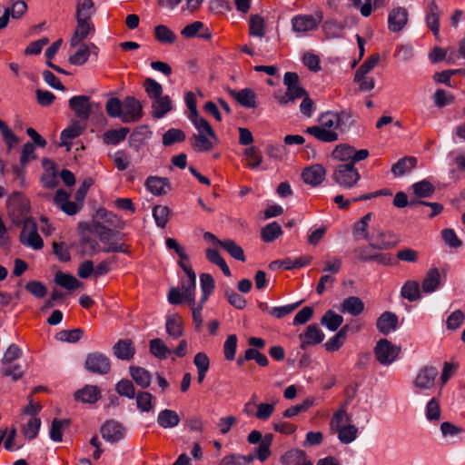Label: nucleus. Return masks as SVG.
I'll return each mask as SVG.
<instances>
[{"label": "nucleus", "instance_id": "1", "mask_svg": "<svg viewBox=\"0 0 465 465\" xmlns=\"http://www.w3.org/2000/svg\"><path fill=\"white\" fill-rule=\"evenodd\" d=\"M183 275L181 276L180 287H173L168 292V302L171 304H180L186 302L193 305L195 301L196 274L191 263H179Z\"/></svg>", "mask_w": 465, "mask_h": 465}, {"label": "nucleus", "instance_id": "2", "mask_svg": "<svg viewBox=\"0 0 465 465\" xmlns=\"http://www.w3.org/2000/svg\"><path fill=\"white\" fill-rule=\"evenodd\" d=\"M105 109L109 116L120 118L123 123L138 122L143 117L142 104L134 96H127L124 101L115 97L110 98Z\"/></svg>", "mask_w": 465, "mask_h": 465}, {"label": "nucleus", "instance_id": "3", "mask_svg": "<svg viewBox=\"0 0 465 465\" xmlns=\"http://www.w3.org/2000/svg\"><path fill=\"white\" fill-rule=\"evenodd\" d=\"M331 431L337 434L342 444H350L357 439L358 428L351 423V417L344 407L338 409L330 421Z\"/></svg>", "mask_w": 465, "mask_h": 465}, {"label": "nucleus", "instance_id": "4", "mask_svg": "<svg viewBox=\"0 0 465 465\" xmlns=\"http://www.w3.org/2000/svg\"><path fill=\"white\" fill-rule=\"evenodd\" d=\"M397 242L395 236L390 232L374 231L369 239L370 246L359 252V257L368 260L375 259L384 262L386 255L378 253L374 249L383 250L393 247Z\"/></svg>", "mask_w": 465, "mask_h": 465}, {"label": "nucleus", "instance_id": "5", "mask_svg": "<svg viewBox=\"0 0 465 465\" xmlns=\"http://www.w3.org/2000/svg\"><path fill=\"white\" fill-rule=\"evenodd\" d=\"M283 84L286 91H276L273 94L274 99L282 106L293 104L296 100L302 98L306 94V90L302 87L299 75L294 72H286L283 76Z\"/></svg>", "mask_w": 465, "mask_h": 465}, {"label": "nucleus", "instance_id": "6", "mask_svg": "<svg viewBox=\"0 0 465 465\" xmlns=\"http://www.w3.org/2000/svg\"><path fill=\"white\" fill-rule=\"evenodd\" d=\"M197 130L192 138V146L196 152H209L217 143V136L211 124L204 119L199 118L191 121Z\"/></svg>", "mask_w": 465, "mask_h": 465}, {"label": "nucleus", "instance_id": "7", "mask_svg": "<svg viewBox=\"0 0 465 465\" xmlns=\"http://www.w3.org/2000/svg\"><path fill=\"white\" fill-rule=\"evenodd\" d=\"M89 232L99 238L104 244V251L106 252H126L128 246L118 242L119 232L107 228L101 223H95L89 227Z\"/></svg>", "mask_w": 465, "mask_h": 465}, {"label": "nucleus", "instance_id": "8", "mask_svg": "<svg viewBox=\"0 0 465 465\" xmlns=\"http://www.w3.org/2000/svg\"><path fill=\"white\" fill-rule=\"evenodd\" d=\"M331 177L341 187L351 189L358 183L361 175L352 163H347L337 165Z\"/></svg>", "mask_w": 465, "mask_h": 465}, {"label": "nucleus", "instance_id": "9", "mask_svg": "<svg viewBox=\"0 0 465 465\" xmlns=\"http://www.w3.org/2000/svg\"><path fill=\"white\" fill-rule=\"evenodd\" d=\"M19 242L24 246L38 251L44 247V241L38 232L35 219H28L22 226L19 233Z\"/></svg>", "mask_w": 465, "mask_h": 465}, {"label": "nucleus", "instance_id": "10", "mask_svg": "<svg viewBox=\"0 0 465 465\" xmlns=\"http://www.w3.org/2000/svg\"><path fill=\"white\" fill-rule=\"evenodd\" d=\"M400 353L401 347L387 339H380L374 347L375 358L383 366H389L396 361Z\"/></svg>", "mask_w": 465, "mask_h": 465}, {"label": "nucleus", "instance_id": "11", "mask_svg": "<svg viewBox=\"0 0 465 465\" xmlns=\"http://www.w3.org/2000/svg\"><path fill=\"white\" fill-rule=\"evenodd\" d=\"M438 373V370L435 367L425 366L421 368L413 381L414 393L420 394L431 390L434 387Z\"/></svg>", "mask_w": 465, "mask_h": 465}, {"label": "nucleus", "instance_id": "12", "mask_svg": "<svg viewBox=\"0 0 465 465\" xmlns=\"http://www.w3.org/2000/svg\"><path fill=\"white\" fill-rule=\"evenodd\" d=\"M351 114L345 111L340 113L326 112L320 117L321 126L328 130L342 129L350 124Z\"/></svg>", "mask_w": 465, "mask_h": 465}, {"label": "nucleus", "instance_id": "13", "mask_svg": "<svg viewBox=\"0 0 465 465\" xmlns=\"http://www.w3.org/2000/svg\"><path fill=\"white\" fill-rule=\"evenodd\" d=\"M85 368L93 373L106 374L111 369L110 360L101 352H92L86 356Z\"/></svg>", "mask_w": 465, "mask_h": 465}, {"label": "nucleus", "instance_id": "14", "mask_svg": "<svg viewBox=\"0 0 465 465\" xmlns=\"http://www.w3.org/2000/svg\"><path fill=\"white\" fill-rule=\"evenodd\" d=\"M94 105L86 95H75L69 100L71 110L79 119L84 121L90 117Z\"/></svg>", "mask_w": 465, "mask_h": 465}, {"label": "nucleus", "instance_id": "15", "mask_svg": "<svg viewBox=\"0 0 465 465\" xmlns=\"http://www.w3.org/2000/svg\"><path fill=\"white\" fill-rule=\"evenodd\" d=\"M75 30L70 39V45L77 47L87 37L94 35L95 27L92 20H76Z\"/></svg>", "mask_w": 465, "mask_h": 465}, {"label": "nucleus", "instance_id": "16", "mask_svg": "<svg viewBox=\"0 0 465 465\" xmlns=\"http://www.w3.org/2000/svg\"><path fill=\"white\" fill-rule=\"evenodd\" d=\"M54 203L67 215H74L82 208V203L70 201V194L63 189L56 191L54 197Z\"/></svg>", "mask_w": 465, "mask_h": 465}, {"label": "nucleus", "instance_id": "17", "mask_svg": "<svg viewBox=\"0 0 465 465\" xmlns=\"http://www.w3.org/2000/svg\"><path fill=\"white\" fill-rule=\"evenodd\" d=\"M30 207L25 202L12 203L8 210V216L15 226H23L28 219H34L29 215Z\"/></svg>", "mask_w": 465, "mask_h": 465}, {"label": "nucleus", "instance_id": "18", "mask_svg": "<svg viewBox=\"0 0 465 465\" xmlns=\"http://www.w3.org/2000/svg\"><path fill=\"white\" fill-rule=\"evenodd\" d=\"M324 333L317 324H311L304 332L299 335L301 348L305 349L308 346L319 344L324 340Z\"/></svg>", "mask_w": 465, "mask_h": 465}, {"label": "nucleus", "instance_id": "19", "mask_svg": "<svg viewBox=\"0 0 465 465\" xmlns=\"http://www.w3.org/2000/svg\"><path fill=\"white\" fill-rule=\"evenodd\" d=\"M101 434L104 440L114 443L124 438V428L115 420L106 421L101 428Z\"/></svg>", "mask_w": 465, "mask_h": 465}, {"label": "nucleus", "instance_id": "20", "mask_svg": "<svg viewBox=\"0 0 465 465\" xmlns=\"http://www.w3.org/2000/svg\"><path fill=\"white\" fill-rule=\"evenodd\" d=\"M321 20L322 15H318V17L312 15H296L292 19V25L295 32L305 33L315 29Z\"/></svg>", "mask_w": 465, "mask_h": 465}, {"label": "nucleus", "instance_id": "21", "mask_svg": "<svg viewBox=\"0 0 465 465\" xmlns=\"http://www.w3.org/2000/svg\"><path fill=\"white\" fill-rule=\"evenodd\" d=\"M326 175V170L322 164H312L304 168L302 173L303 182L312 186L321 184Z\"/></svg>", "mask_w": 465, "mask_h": 465}, {"label": "nucleus", "instance_id": "22", "mask_svg": "<svg viewBox=\"0 0 465 465\" xmlns=\"http://www.w3.org/2000/svg\"><path fill=\"white\" fill-rule=\"evenodd\" d=\"M441 12L434 0H431L426 9V25L436 38L440 36V17Z\"/></svg>", "mask_w": 465, "mask_h": 465}, {"label": "nucleus", "instance_id": "23", "mask_svg": "<svg viewBox=\"0 0 465 465\" xmlns=\"http://www.w3.org/2000/svg\"><path fill=\"white\" fill-rule=\"evenodd\" d=\"M408 22V12L404 7L393 8L388 16L389 30L398 33L403 29Z\"/></svg>", "mask_w": 465, "mask_h": 465}, {"label": "nucleus", "instance_id": "24", "mask_svg": "<svg viewBox=\"0 0 465 465\" xmlns=\"http://www.w3.org/2000/svg\"><path fill=\"white\" fill-rule=\"evenodd\" d=\"M54 282L56 285L68 292H73L84 287V282H80L75 276L62 271H57L54 273Z\"/></svg>", "mask_w": 465, "mask_h": 465}, {"label": "nucleus", "instance_id": "25", "mask_svg": "<svg viewBox=\"0 0 465 465\" xmlns=\"http://www.w3.org/2000/svg\"><path fill=\"white\" fill-rule=\"evenodd\" d=\"M398 325V317L391 312H385L378 318L376 326L382 334H389L396 331Z\"/></svg>", "mask_w": 465, "mask_h": 465}, {"label": "nucleus", "instance_id": "26", "mask_svg": "<svg viewBox=\"0 0 465 465\" xmlns=\"http://www.w3.org/2000/svg\"><path fill=\"white\" fill-rule=\"evenodd\" d=\"M231 95L243 107L255 108L257 106L256 94L250 88H243L239 91L232 90Z\"/></svg>", "mask_w": 465, "mask_h": 465}, {"label": "nucleus", "instance_id": "27", "mask_svg": "<svg viewBox=\"0 0 465 465\" xmlns=\"http://www.w3.org/2000/svg\"><path fill=\"white\" fill-rule=\"evenodd\" d=\"M340 269V263H328V265L323 269V272L327 273L321 277L316 287L317 293L322 294L325 289L331 287L334 282L333 274L337 273Z\"/></svg>", "mask_w": 465, "mask_h": 465}, {"label": "nucleus", "instance_id": "28", "mask_svg": "<svg viewBox=\"0 0 465 465\" xmlns=\"http://www.w3.org/2000/svg\"><path fill=\"white\" fill-rule=\"evenodd\" d=\"M80 249L81 252L84 255L92 257L94 254L98 253L101 250L99 243L96 241V237L89 232V229L87 232H84L80 242Z\"/></svg>", "mask_w": 465, "mask_h": 465}, {"label": "nucleus", "instance_id": "29", "mask_svg": "<svg viewBox=\"0 0 465 465\" xmlns=\"http://www.w3.org/2000/svg\"><path fill=\"white\" fill-rule=\"evenodd\" d=\"M180 416L175 411L164 409L158 413L157 423L163 429H172L180 423Z\"/></svg>", "mask_w": 465, "mask_h": 465}, {"label": "nucleus", "instance_id": "30", "mask_svg": "<svg viewBox=\"0 0 465 465\" xmlns=\"http://www.w3.org/2000/svg\"><path fill=\"white\" fill-rule=\"evenodd\" d=\"M307 134L312 135L316 139L324 143H331L338 140V134L334 130H328L322 126L313 125L310 126L305 131Z\"/></svg>", "mask_w": 465, "mask_h": 465}, {"label": "nucleus", "instance_id": "31", "mask_svg": "<svg viewBox=\"0 0 465 465\" xmlns=\"http://www.w3.org/2000/svg\"><path fill=\"white\" fill-rule=\"evenodd\" d=\"M166 332L172 339H178L183 335V320L182 317L177 314L168 315L165 322Z\"/></svg>", "mask_w": 465, "mask_h": 465}, {"label": "nucleus", "instance_id": "32", "mask_svg": "<svg viewBox=\"0 0 465 465\" xmlns=\"http://www.w3.org/2000/svg\"><path fill=\"white\" fill-rule=\"evenodd\" d=\"M114 355L121 360H130L135 353V349L130 340H120L113 347Z\"/></svg>", "mask_w": 465, "mask_h": 465}, {"label": "nucleus", "instance_id": "33", "mask_svg": "<svg viewBox=\"0 0 465 465\" xmlns=\"http://www.w3.org/2000/svg\"><path fill=\"white\" fill-rule=\"evenodd\" d=\"M130 375L135 383L142 389H146L151 385L152 375L150 371L142 367L131 366Z\"/></svg>", "mask_w": 465, "mask_h": 465}, {"label": "nucleus", "instance_id": "34", "mask_svg": "<svg viewBox=\"0 0 465 465\" xmlns=\"http://www.w3.org/2000/svg\"><path fill=\"white\" fill-rule=\"evenodd\" d=\"M364 310L363 302L355 296H351L346 299L341 303V311L342 312H347L352 316H357L361 314Z\"/></svg>", "mask_w": 465, "mask_h": 465}, {"label": "nucleus", "instance_id": "35", "mask_svg": "<svg viewBox=\"0 0 465 465\" xmlns=\"http://www.w3.org/2000/svg\"><path fill=\"white\" fill-rule=\"evenodd\" d=\"M74 397L77 401L84 403H94L100 398V391L96 386L87 385L82 390L77 391Z\"/></svg>", "mask_w": 465, "mask_h": 465}, {"label": "nucleus", "instance_id": "36", "mask_svg": "<svg viewBox=\"0 0 465 465\" xmlns=\"http://www.w3.org/2000/svg\"><path fill=\"white\" fill-rule=\"evenodd\" d=\"M152 107L153 117L162 118L172 110L171 99L168 95H161L159 98L153 99Z\"/></svg>", "mask_w": 465, "mask_h": 465}, {"label": "nucleus", "instance_id": "37", "mask_svg": "<svg viewBox=\"0 0 465 465\" xmlns=\"http://www.w3.org/2000/svg\"><path fill=\"white\" fill-rule=\"evenodd\" d=\"M440 282V274L439 271L435 268L430 269L422 282V290L425 293H431L438 289Z\"/></svg>", "mask_w": 465, "mask_h": 465}, {"label": "nucleus", "instance_id": "38", "mask_svg": "<svg viewBox=\"0 0 465 465\" xmlns=\"http://www.w3.org/2000/svg\"><path fill=\"white\" fill-rule=\"evenodd\" d=\"M201 299L202 303H205L210 295L214 291V280L209 273H202L200 275Z\"/></svg>", "mask_w": 465, "mask_h": 465}, {"label": "nucleus", "instance_id": "39", "mask_svg": "<svg viewBox=\"0 0 465 465\" xmlns=\"http://www.w3.org/2000/svg\"><path fill=\"white\" fill-rule=\"evenodd\" d=\"M70 426L68 419H54L49 431L50 439L55 442H61L63 440V431Z\"/></svg>", "mask_w": 465, "mask_h": 465}, {"label": "nucleus", "instance_id": "40", "mask_svg": "<svg viewBox=\"0 0 465 465\" xmlns=\"http://www.w3.org/2000/svg\"><path fill=\"white\" fill-rule=\"evenodd\" d=\"M371 217V213H368L360 221L355 223L353 226V235L356 239L367 240L369 242L371 235L368 232V226Z\"/></svg>", "mask_w": 465, "mask_h": 465}, {"label": "nucleus", "instance_id": "41", "mask_svg": "<svg viewBox=\"0 0 465 465\" xmlns=\"http://www.w3.org/2000/svg\"><path fill=\"white\" fill-rule=\"evenodd\" d=\"M129 131L130 130L127 127L110 129L104 134L103 140L106 144L116 145L125 139Z\"/></svg>", "mask_w": 465, "mask_h": 465}, {"label": "nucleus", "instance_id": "42", "mask_svg": "<svg viewBox=\"0 0 465 465\" xmlns=\"http://www.w3.org/2000/svg\"><path fill=\"white\" fill-rule=\"evenodd\" d=\"M401 296L409 302H415L420 298V284L415 281H407L401 290Z\"/></svg>", "mask_w": 465, "mask_h": 465}, {"label": "nucleus", "instance_id": "43", "mask_svg": "<svg viewBox=\"0 0 465 465\" xmlns=\"http://www.w3.org/2000/svg\"><path fill=\"white\" fill-rule=\"evenodd\" d=\"M343 322V317L331 310L327 311L321 320V324L331 331H337Z\"/></svg>", "mask_w": 465, "mask_h": 465}, {"label": "nucleus", "instance_id": "44", "mask_svg": "<svg viewBox=\"0 0 465 465\" xmlns=\"http://www.w3.org/2000/svg\"><path fill=\"white\" fill-rule=\"evenodd\" d=\"M94 11L93 0H78L76 5V20H92Z\"/></svg>", "mask_w": 465, "mask_h": 465}, {"label": "nucleus", "instance_id": "45", "mask_svg": "<svg viewBox=\"0 0 465 465\" xmlns=\"http://www.w3.org/2000/svg\"><path fill=\"white\" fill-rule=\"evenodd\" d=\"M416 164L417 159L415 157H403L392 165L391 173L395 176H402L408 171L413 169Z\"/></svg>", "mask_w": 465, "mask_h": 465}, {"label": "nucleus", "instance_id": "46", "mask_svg": "<svg viewBox=\"0 0 465 465\" xmlns=\"http://www.w3.org/2000/svg\"><path fill=\"white\" fill-rule=\"evenodd\" d=\"M1 375L11 377L14 381L20 380L24 376V370L17 362L2 363L0 369Z\"/></svg>", "mask_w": 465, "mask_h": 465}, {"label": "nucleus", "instance_id": "47", "mask_svg": "<svg viewBox=\"0 0 465 465\" xmlns=\"http://www.w3.org/2000/svg\"><path fill=\"white\" fill-rule=\"evenodd\" d=\"M168 185L167 180L157 176H150L146 179L145 186L148 191L155 195L166 193L165 187Z\"/></svg>", "mask_w": 465, "mask_h": 465}, {"label": "nucleus", "instance_id": "48", "mask_svg": "<svg viewBox=\"0 0 465 465\" xmlns=\"http://www.w3.org/2000/svg\"><path fill=\"white\" fill-rule=\"evenodd\" d=\"M91 48L86 44L81 43L74 54L69 56V62L74 65L84 64L90 56Z\"/></svg>", "mask_w": 465, "mask_h": 465}, {"label": "nucleus", "instance_id": "49", "mask_svg": "<svg viewBox=\"0 0 465 465\" xmlns=\"http://www.w3.org/2000/svg\"><path fill=\"white\" fill-rule=\"evenodd\" d=\"M154 37L158 42L163 45H171L176 41L175 34L163 25L155 26Z\"/></svg>", "mask_w": 465, "mask_h": 465}, {"label": "nucleus", "instance_id": "50", "mask_svg": "<svg viewBox=\"0 0 465 465\" xmlns=\"http://www.w3.org/2000/svg\"><path fill=\"white\" fill-rule=\"evenodd\" d=\"M265 21L260 15H252L249 20V33L252 36L262 37L265 35Z\"/></svg>", "mask_w": 465, "mask_h": 465}, {"label": "nucleus", "instance_id": "51", "mask_svg": "<svg viewBox=\"0 0 465 465\" xmlns=\"http://www.w3.org/2000/svg\"><path fill=\"white\" fill-rule=\"evenodd\" d=\"M137 409L142 412H150L153 410V396L148 392L140 391L135 395Z\"/></svg>", "mask_w": 465, "mask_h": 465}, {"label": "nucleus", "instance_id": "52", "mask_svg": "<svg viewBox=\"0 0 465 465\" xmlns=\"http://www.w3.org/2000/svg\"><path fill=\"white\" fill-rule=\"evenodd\" d=\"M220 246L225 250L232 259L244 262L245 257L242 248L232 240H223L220 242Z\"/></svg>", "mask_w": 465, "mask_h": 465}, {"label": "nucleus", "instance_id": "53", "mask_svg": "<svg viewBox=\"0 0 465 465\" xmlns=\"http://www.w3.org/2000/svg\"><path fill=\"white\" fill-rule=\"evenodd\" d=\"M278 398H272L270 402H262L257 405L255 417L260 420H267L274 412Z\"/></svg>", "mask_w": 465, "mask_h": 465}, {"label": "nucleus", "instance_id": "54", "mask_svg": "<svg viewBox=\"0 0 465 465\" xmlns=\"http://www.w3.org/2000/svg\"><path fill=\"white\" fill-rule=\"evenodd\" d=\"M282 233V227L276 222L267 224L262 229L261 237L263 242H271L277 239Z\"/></svg>", "mask_w": 465, "mask_h": 465}, {"label": "nucleus", "instance_id": "55", "mask_svg": "<svg viewBox=\"0 0 465 465\" xmlns=\"http://www.w3.org/2000/svg\"><path fill=\"white\" fill-rule=\"evenodd\" d=\"M150 352L160 360H164L172 352L165 343L159 338L150 341Z\"/></svg>", "mask_w": 465, "mask_h": 465}, {"label": "nucleus", "instance_id": "56", "mask_svg": "<svg viewBox=\"0 0 465 465\" xmlns=\"http://www.w3.org/2000/svg\"><path fill=\"white\" fill-rule=\"evenodd\" d=\"M379 60V54H372L369 58H367L357 69L354 75V80H360L361 76L367 75V74L377 65Z\"/></svg>", "mask_w": 465, "mask_h": 465}, {"label": "nucleus", "instance_id": "57", "mask_svg": "<svg viewBox=\"0 0 465 465\" xmlns=\"http://www.w3.org/2000/svg\"><path fill=\"white\" fill-rule=\"evenodd\" d=\"M454 101L455 96L451 93L447 92L444 89H438L434 93L433 102L435 106L439 108L450 105L454 103Z\"/></svg>", "mask_w": 465, "mask_h": 465}, {"label": "nucleus", "instance_id": "58", "mask_svg": "<svg viewBox=\"0 0 465 465\" xmlns=\"http://www.w3.org/2000/svg\"><path fill=\"white\" fill-rule=\"evenodd\" d=\"M41 427V420L37 417H30L23 426L22 431L28 440L35 439Z\"/></svg>", "mask_w": 465, "mask_h": 465}, {"label": "nucleus", "instance_id": "59", "mask_svg": "<svg viewBox=\"0 0 465 465\" xmlns=\"http://www.w3.org/2000/svg\"><path fill=\"white\" fill-rule=\"evenodd\" d=\"M413 193L417 197L426 198L433 194L434 186L427 180H423L412 184Z\"/></svg>", "mask_w": 465, "mask_h": 465}, {"label": "nucleus", "instance_id": "60", "mask_svg": "<svg viewBox=\"0 0 465 465\" xmlns=\"http://www.w3.org/2000/svg\"><path fill=\"white\" fill-rule=\"evenodd\" d=\"M244 155L247 159V166L254 169L258 167L262 162V156L257 147L251 146L244 150Z\"/></svg>", "mask_w": 465, "mask_h": 465}, {"label": "nucleus", "instance_id": "61", "mask_svg": "<svg viewBox=\"0 0 465 465\" xmlns=\"http://www.w3.org/2000/svg\"><path fill=\"white\" fill-rule=\"evenodd\" d=\"M169 215H170V209L167 206L156 205L153 209V216L155 220L156 224L161 228L165 227V225L169 220Z\"/></svg>", "mask_w": 465, "mask_h": 465}, {"label": "nucleus", "instance_id": "62", "mask_svg": "<svg viewBox=\"0 0 465 465\" xmlns=\"http://www.w3.org/2000/svg\"><path fill=\"white\" fill-rule=\"evenodd\" d=\"M115 391L120 396L126 397L128 399H134L135 388L133 382L129 380H121L115 386Z\"/></svg>", "mask_w": 465, "mask_h": 465}, {"label": "nucleus", "instance_id": "63", "mask_svg": "<svg viewBox=\"0 0 465 465\" xmlns=\"http://www.w3.org/2000/svg\"><path fill=\"white\" fill-rule=\"evenodd\" d=\"M184 139L185 134L182 130L171 128L163 135V143L164 146H170L174 143L183 142Z\"/></svg>", "mask_w": 465, "mask_h": 465}, {"label": "nucleus", "instance_id": "64", "mask_svg": "<svg viewBox=\"0 0 465 465\" xmlns=\"http://www.w3.org/2000/svg\"><path fill=\"white\" fill-rule=\"evenodd\" d=\"M426 419L430 421H437L440 418V403L436 398H431L425 407Z\"/></svg>", "mask_w": 465, "mask_h": 465}]
</instances>
